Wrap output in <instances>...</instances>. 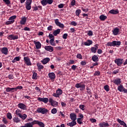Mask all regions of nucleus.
<instances>
[{
	"label": "nucleus",
	"mask_w": 127,
	"mask_h": 127,
	"mask_svg": "<svg viewBox=\"0 0 127 127\" xmlns=\"http://www.w3.org/2000/svg\"><path fill=\"white\" fill-rule=\"evenodd\" d=\"M55 22L56 25H57L58 26H59V27H61V28H63V27H64V24L60 23V22H59V19H55Z\"/></svg>",
	"instance_id": "4468645a"
},
{
	"label": "nucleus",
	"mask_w": 127,
	"mask_h": 127,
	"mask_svg": "<svg viewBox=\"0 0 127 127\" xmlns=\"http://www.w3.org/2000/svg\"><path fill=\"white\" fill-rule=\"evenodd\" d=\"M8 78L10 80H11V79H13V75H12V74L9 75L8 76Z\"/></svg>",
	"instance_id": "338daca9"
},
{
	"label": "nucleus",
	"mask_w": 127,
	"mask_h": 127,
	"mask_svg": "<svg viewBox=\"0 0 127 127\" xmlns=\"http://www.w3.org/2000/svg\"><path fill=\"white\" fill-rule=\"evenodd\" d=\"M81 9L83 10V11H84V12H88V11L89 10L88 8L86 9L84 7H81Z\"/></svg>",
	"instance_id": "052dcab7"
},
{
	"label": "nucleus",
	"mask_w": 127,
	"mask_h": 127,
	"mask_svg": "<svg viewBox=\"0 0 127 127\" xmlns=\"http://www.w3.org/2000/svg\"><path fill=\"white\" fill-rule=\"evenodd\" d=\"M49 43L52 46H56V43H55V42L54 41V38L51 39L49 41Z\"/></svg>",
	"instance_id": "7c9ffc66"
},
{
	"label": "nucleus",
	"mask_w": 127,
	"mask_h": 127,
	"mask_svg": "<svg viewBox=\"0 0 127 127\" xmlns=\"http://www.w3.org/2000/svg\"><path fill=\"white\" fill-rule=\"evenodd\" d=\"M87 35H88V36H92V35H93V32L91 30L88 31Z\"/></svg>",
	"instance_id": "5fc2aeb1"
},
{
	"label": "nucleus",
	"mask_w": 127,
	"mask_h": 127,
	"mask_svg": "<svg viewBox=\"0 0 127 127\" xmlns=\"http://www.w3.org/2000/svg\"><path fill=\"white\" fill-rule=\"evenodd\" d=\"M37 66L38 67V70L40 72V71H41L42 69H43V68H44V66H43V65L42 64H40V63L37 64Z\"/></svg>",
	"instance_id": "cd10ccee"
},
{
	"label": "nucleus",
	"mask_w": 127,
	"mask_h": 127,
	"mask_svg": "<svg viewBox=\"0 0 127 127\" xmlns=\"http://www.w3.org/2000/svg\"><path fill=\"white\" fill-rule=\"evenodd\" d=\"M70 24L73 26H76L77 25V22L75 21H71Z\"/></svg>",
	"instance_id": "6e6d98bb"
},
{
	"label": "nucleus",
	"mask_w": 127,
	"mask_h": 127,
	"mask_svg": "<svg viewBox=\"0 0 127 127\" xmlns=\"http://www.w3.org/2000/svg\"><path fill=\"white\" fill-rule=\"evenodd\" d=\"M90 121L91 123H96L97 122V120L95 119H90Z\"/></svg>",
	"instance_id": "774afa93"
},
{
	"label": "nucleus",
	"mask_w": 127,
	"mask_h": 127,
	"mask_svg": "<svg viewBox=\"0 0 127 127\" xmlns=\"http://www.w3.org/2000/svg\"><path fill=\"white\" fill-rule=\"evenodd\" d=\"M99 126L100 127H110V125L108 123L102 122L99 124Z\"/></svg>",
	"instance_id": "aec40b11"
},
{
	"label": "nucleus",
	"mask_w": 127,
	"mask_h": 127,
	"mask_svg": "<svg viewBox=\"0 0 127 127\" xmlns=\"http://www.w3.org/2000/svg\"><path fill=\"white\" fill-rule=\"evenodd\" d=\"M45 49L46 51H49V52H53L54 51V48L51 46H46Z\"/></svg>",
	"instance_id": "f8f14e48"
},
{
	"label": "nucleus",
	"mask_w": 127,
	"mask_h": 127,
	"mask_svg": "<svg viewBox=\"0 0 127 127\" xmlns=\"http://www.w3.org/2000/svg\"><path fill=\"white\" fill-rule=\"evenodd\" d=\"M98 47L97 45H95V47H92L91 48V51L92 53H96L97 52V49H98Z\"/></svg>",
	"instance_id": "c756f323"
},
{
	"label": "nucleus",
	"mask_w": 127,
	"mask_h": 127,
	"mask_svg": "<svg viewBox=\"0 0 127 127\" xmlns=\"http://www.w3.org/2000/svg\"><path fill=\"white\" fill-rule=\"evenodd\" d=\"M75 87L77 89L79 88L80 91H83V90L86 89V84L83 82H81L79 83L75 84Z\"/></svg>",
	"instance_id": "f257e3e1"
},
{
	"label": "nucleus",
	"mask_w": 127,
	"mask_h": 127,
	"mask_svg": "<svg viewBox=\"0 0 127 127\" xmlns=\"http://www.w3.org/2000/svg\"><path fill=\"white\" fill-rule=\"evenodd\" d=\"M35 125H38L40 127H45V125H44V123L39 122V121L35 120Z\"/></svg>",
	"instance_id": "6ab92c4d"
},
{
	"label": "nucleus",
	"mask_w": 127,
	"mask_h": 127,
	"mask_svg": "<svg viewBox=\"0 0 127 127\" xmlns=\"http://www.w3.org/2000/svg\"><path fill=\"white\" fill-rule=\"evenodd\" d=\"M13 121L14 123H19L20 122V120H19V118L16 117L13 119Z\"/></svg>",
	"instance_id": "58836bf2"
},
{
	"label": "nucleus",
	"mask_w": 127,
	"mask_h": 127,
	"mask_svg": "<svg viewBox=\"0 0 127 127\" xmlns=\"http://www.w3.org/2000/svg\"><path fill=\"white\" fill-rule=\"evenodd\" d=\"M42 5L45 6L47 4H52L53 3V0H42L41 1Z\"/></svg>",
	"instance_id": "20e7f679"
},
{
	"label": "nucleus",
	"mask_w": 127,
	"mask_h": 127,
	"mask_svg": "<svg viewBox=\"0 0 127 127\" xmlns=\"http://www.w3.org/2000/svg\"><path fill=\"white\" fill-rule=\"evenodd\" d=\"M85 105H81L79 106V108L82 110V111H84L85 110Z\"/></svg>",
	"instance_id": "603ef678"
},
{
	"label": "nucleus",
	"mask_w": 127,
	"mask_h": 127,
	"mask_svg": "<svg viewBox=\"0 0 127 127\" xmlns=\"http://www.w3.org/2000/svg\"><path fill=\"white\" fill-rule=\"evenodd\" d=\"M31 3H32V0H26L25 2V8L27 10H30L31 9Z\"/></svg>",
	"instance_id": "7ed1b4c3"
},
{
	"label": "nucleus",
	"mask_w": 127,
	"mask_h": 127,
	"mask_svg": "<svg viewBox=\"0 0 127 127\" xmlns=\"http://www.w3.org/2000/svg\"><path fill=\"white\" fill-rule=\"evenodd\" d=\"M51 113L54 115L56 114V113H57V109H56V108H53L51 111Z\"/></svg>",
	"instance_id": "09e8293b"
},
{
	"label": "nucleus",
	"mask_w": 127,
	"mask_h": 127,
	"mask_svg": "<svg viewBox=\"0 0 127 127\" xmlns=\"http://www.w3.org/2000/svg\"><path fill=\"white\" fill-rule=\"evenodd\" d=\"M99 18L100 20L104 21L105 20V19H107V16H105V15H101L100 16Z\"/></svg>",
	"instance_id": "c9c22d12"
},
{
	"label": "nucleus",
	"mask_w": 127,
	"mask_h": 127,
	"mask_svg": "<svg viewBox=\"0 0 127 127\" xmlns=\"http://www.w3.org/2000/svg\"><path fill=\"white\" fill-rule=\"evenodd\" d=\"M112 32L114 35H118L120 33V29L116 27L112 30Z\"/></svg>",
	"instance_id": "a211bd4d"
},
{
	"label": "nucleus",
	"mask_w": 127,
	"mask_h": 127,
	"mask_svg": "<svg viewBox=\"0 0 127 127\" xmlns=\"http://www.w3.org/2000/svg\"><path fill=\"white\" fill-rule=\"evenodd\" d=\"M121 41H113L112 42H108L107 44V46H120L121 45Z\"/></svg>",
	"instance_id": "f03ea898"
},
{
	"label": "nucleus",
	"mask_w": 127,
	"mask_h": 127,
	"mask_svg": "<svg viewBox=\"0 0 127 127\" xmlns=\"http://www.w3.org/2000/svg\"><path fill=\"white\" fill-rule=\"evenodd\" d=\"M77 125V123L76 121H72L71 122L67 123V126H68V127H73L74 126H76Z\"/></svg>",
	"instance_id": "5701e85b"
},
{
	"label": "nucleus",
	"mask_w": 127,
	"mask_h": 127,
	"mask_svg": "<svg viewBox=\"0 0 127 127\" xmlns=\"http://www.w3.org/2000/svg\"><path fill=\"white\" fill-rule=\"evenodd\" d=\"M109 13H111L112 14H118L119 11L118 10L112 9L109 11Z\"/></svg>",
	"instance_id": "473e14b6"
},
{
	"label": "nucleus",
	"mask_w": 127,
	"mask_h": 127,
	"mask_svg": "<svg viewBox=\"0 0 127 127\" xmlns=\"http://www.w3.org/2000/svg\"><path fill=\"white\" fill-rule=\"evenodd\" d=\"M77 58L78 59H82V55L78 54L76 56Z\"/></svg>",
	"instance_id": "680f3d73"
},
{
	"label": "nucleus",
	"mask_w": 127,
	"mask_h": 127,
	"mask_svg": "<svg viewBox=\"0 0 127 127\" xmlns=\"http://www.w3.org/2000/svg\"><path fill=\"white\" fill-rule=\"evenodd\" d=\"M12 90H14V88L7 87L6 88V92H11V91H12Z\"/></svg>",
	"instance_id": "49530a36"
},
{
	"label": "nucleus",
	"mask_w": 127,
	"mask_h": 127,
	"mask_svg": "<svg viewBox=\"0 0 127 127\" xmlns=\"http://www.w3.org/2000/svg\"><path fill=\"white\" fill-rule=\"evenodd\" d=\"M83 120L81 119L80 118H78L77 119V123L79 124V125H82V124H83Z\"/></svg>",
	"instance_id": "de8ad7c7"
},
{
	"label": "nucleus",
	"mask_w": 127,
	"mask_h": 127,
	"mask_svg": "<svg viewBox=\"0 0 127 127\" xmlns=\"http://www.w3.org/2000/svg\"><path fill=\"white\" fill-rule=\"evenodd\" d=\"M22 89V86H17L16 88H14L15 91H17V90H21Z\"/></svg>",
	"instance_id": "8fccbe9b"
},
{
	"label": "nucleus",
	"mask_w": 127,
	"mask_h": 127,
	"mask_svg": "<svg viewBox=\"0 0 127 127\" xmlns=\"http://www.w3.org/2000/svg\"><path fill=\"white\" fill-rule=\"evenodd\" d=\"M113 82L114 84H115L116 85H117V86H119V85H120L121 83H122V81H121V79L120 78H117L116 79H115Z\"/></svg>",
	"instance_id": "a878e982"
},
{
	"label": "nucleus",
	"mask_w": 127,
	"mask_h": 127,
	"mask_svg": "<svg viewBox=\"0 0 127 127\" xmlns=\"http://www.w3.org/2000/svg\"><path fill=\"white\" fill-rule=\"evenodd\" d=\"M41 112V114H42V115H44V114H46V113L48 112V110L45 108H42V110Z\"/></svg>",
	"instance_id": "4c0bfd02"
},
{
	"label": "nucleus",
	"mask_w": 127,
	"mask_h": 127,
	"mask_svg": "<svg viewBox=\"0 0 127 127\" xmlns=\"http://www.w3.org/2000/svg\"><path fill=\"white\" fill-rule=\"evenodd\" d=\"M104 89L106 91V92H109L110 91V87L108 85H106L104 86Z\"/></svg>",
	"instance_id": "ea45409f"
},
{
	"label": "nucleus",
	"mask_w": 127,
	"mask_h": 127,
	"mask_svg": "<svg viewBox=\"0 0 127 127\" xmlns=\"http://www.w3.org/2000/svg\"><path fill=\"white\" fill-rule=\"evenodd\" d=\"M76 3V1L75 0H72L71 1V5L74 6L75 4Z\"/></svg>",
	"instance_id": "0e129e2a"
},
{
	"label": "nucleus",
	"mask_w": 127,
	"mask_h": 127,
	"mask_svg": "<svg viewBox=\"0 0 127 127\" xmlns=\"http://www.w3.org/2000/svg\"><path fill=\"white\" fill-rule=\"evenodd\" d=\"M19 118L24 121L25 120H26V119H27V115L25 114H21Z\"/></svg>",
	"instance_id": "c85d7f7f"
},
{
	"label": "nucleus",
	"mask_w": 127,
	"mask_h": 127,
	"mask_svg": "<svg viewBox=\"0 0 127 127\" xmlns=\"http://www.w3.org/2000/svg\"><path fill=\"white\" fill-rule=\"evenodd\" d=\"M67 36H68V34L65 33L64 34V35L63 36V38L64 39H67Z\"/></svg>",
	"instance_id": "bf43d9fd"
},
{
	"label": "nucleus",
	"mask_w": 127,
	"mask_h": 127,
	"mask_svg": "<svg viewBox=\"0 0 127 127\" xmlns=\"http://www.w3.org/2000/svg\"><path fill=\"white\" fill-rule=\"evenodd\" d=\"M70 118L71 121L76 122V120H77V115H76V114L72 113L70 114Z\"/></svg>",
	"instance_id": "2eb2a0df"
},
{
	"label": "nucleus",
	"mask_w": 127,
	"mask_h": 127,
	"mask_svg": "<svg viewBox=\"0 0 127 127\" xmlns=\"http://www.w3.org/2000/svg\"><path fill=\"white\" fill-rule=\"evenodd\" d=\"M7 118L9 120H11L12 119V116H11V113H8L7 114Z\"/></svg>",
	"instance_id": "79ce46f5"
},
{
	"label": "nucleus",
	"mask_w": 127,
	"mask_h": 127,
	"mask_svg": "<svg viewBox=\"0 0 127 127\" xmlns=\"http://www.w3.org/2000/svg\"><path fill=\"white\" fill-rule=\"evenodd\" d=\"M42 109V108H38L37 109V113H41V110Z\"/></svg>",
	"instance_id": "e2e57ef3"
},
{
	"label": "nucleus",
	"mask_w": 127,
	"mask_h": 127,
	"mask_svg": "<svg viewBox=\"0 0 127 127\" xmlns=\"http://www.w3.org/2000/svg\"><path fill=\"white\" fill-rule=\"evenodd\" d=\"M17 107L19 109H21V110H23V111H26V110H27L26 105L23 103H19Z\"/></svg>",
	"instance_id": "1a4fd4ad"
},
{
	"label": "nucleus",
	"mask_w": 127,
	"mask_h": 127,
	"mask_svg": "<svg viewBox=\"0 0 127 127\" xmlns=\"http://www.w3.org/2000/svg\"><path fill=\"white\" fill-rule=\"evenodd\" d=\"M118 91H119V92H124V93H127V89L125 88L123 85H120V86H119L118 87Z\"/></svg>",
	"instance_id": "9b49d317"
},
{
	"label": "nucleus",
	"mask_w": 127,
	"mask_h": 127,
	"mask_svg": "<svg viewBox=\"0 0 127 127\" xmlns=\"http://www.w3.org/2000/svg\"><path fill=\"white\" fill-rule=\"evenodd\" d=\"M2 122H3V124L6 125V124H8V121H7V119L5 118H3L2 120Z\"/></svg>",
	"instance_id": "a19ab883"
},
{
	"label": "nucleus",
	"mask_w": 127,
	"mask_h": 127,
	"mask_svg": "<svg viewBox=\"0 0 127 127\" xmlns=\"http://www.w3.org/2000/svg\"><path fill=\"white\" fill-rule=\"evenodd\" d=\"M94 75V76H100V71H96Z\"/></svg>",
	"instance_id": "13d9d810"
},
{
	"label": "nucleus",
	"mask_w": 127,
	"mask_h": 127,
	"mask_svg": "<svg viewBox=\"0 0 127 127\" xmlns=\"http://www.w3.org/2000/svg\"><path fill=\"white\" fill-rule=\"evenodd\" d=\"M91 44H93V41L92 40H88L84 42V45H85V46H90Z\"/></svg>",
	"instance_id": "bb28decb"
},
{
	"label": "nucleus",
	"mask_w": 127,
	"mask_h": 127,
	"mask_svg": "<svg viewBox=\"0 0 127 127\" xmlns=\"http://www.w3.org/2000/svg\"><path fill=\"white\" fill-rule=\"evenodd\" d=\"M49 37L50 38V40L53 39V38H54V36H53V35L52 34H50L49 35Z\"/></svg>",
	"instance_id": "69168bd1"
},
{
	"label": "nucleus",
	"mask_w": 127,
	"mask_h": 127,
	"mask_svg": "<svg viewBox=\"0 0 127 127\" xmlns=\"http://www.w3.org/2000/svg\"><path fill=\"white\" fill-rule=\"evenodd\" d=\"M114 62L118 66H121L124 62L123 59H116L115 60Z\"/></svg>",
	"instance_id": "423d86ee"
},
{
	"label": "nucleus",
	"mask_w": 127,
	"mask_h": 127,
	"mask_svg": "<svg viewBox=\"0 0 127 127\" xmlns=\"http://www.w3.org/2000/svg\"><path fill=\"white\" fill-rule=\"evenodd\" d=\"M27 19V18H26V17H22L20 21V24H21V25H24V24L26 23Z\"/></svg>",
	"instance_id": "f3484780"
},
{
	"label": "nucleus",
	"mask_w": 127,
	"mask_h": 127,
	"mask_svg": "<svg viewBox=\"0 0 127 127\" xmlns=\"http://www.w3.org/2000/svg\"><path fill=\"white\" fill-rule=\"evenodd\" d=\"M60 33V29H58L57 30H55L53 32V34L55 36H56L58 34H59Z\"/></svg>",
	"instance_id": "e433bc0d"
},
{
	"label": "nucleus",
	"mask_w": 127,
	"mask_h": 127,
	"mask_svg": "<svg viewBox=\"0 0 127 127\" xmlns=\"http://www.w3.org/2000/svg\"><path fill=\"white\" fill-rule=\"evenodd\" d=\"M48 76L49 78L51 79V80H54L56 77L54 72H50L48 74Z\"/></svg>",
	"instance_id": "412c9836"
},
{
	"label": "nucleus",
	"mask_w": 127,
	"mask_h": 127,
	"mask_svg": "<svg viewBox=\"0 0 127 127\" xmlns=\"http://www.w3.org/2000/svg\"><path fill=\"white\" fill-rule=\"evenodd\" d=\"M80 13H81V10L80 9H77L75 11V14L77 16H79L80 15Z\"/></svg>",
	"instance_id": "c03bdc74"
},
{
	"label": "nucleus",
	"mask_w": 127,
	"mask_h": 127,
	"mask_svg": "<svg viewBox=\"0 0 127 127\" xmlns=\"http://www.w3.org/2000/svg\"><path fill=\"white\" fill-rule=\"evenodd\" d=\"M3 1L5 2V4L7 5H9V4H10V0H3Z\"/></svg>",
	"instance_id": "37998d69"
},
{
	"label": "nucleus",
	"mask_w": 127,
	"mask_h": 127,
	"mask_svg": "<svg viewBox=\"0 0 127 127\" xmlns=\"http://www.w3.org/2000/svg\"><path fill=\"white\" fill-rule=\"evenodd\" d=\"M64 3H61L58 5L59 8H63L64 7Z\"/></svg>",
	"instance_id": "3c124183"
},
{
	"label": "nucleus",
	"mask_w": 127,
	"mask_h": 127,
	"mask_svg": "<svg viewBox=\"0 0 127 127\" xmlns=\"http://www.w3.org/2000/svg\"><path fill=\"white\" fill-rule=\"evenodd\" d=\"M92 60H93L94 62H97V61H99V57H98V56L95 55L92 57Z\"/></svg>",
	"instance_id": "2f4dec72"
},
{
	"label": "nucleus",
	"mask_w": 127,
	"mask_h": 127,
	"mask_svg": "<svg viewBox=\"0 0 127 127\" xmlns=\"http://www.w3.org/2000/svg\"><path fill=\"white\" fill-rule=\"evenodd\" d=\"M16 18V15H13L9 17V20L12 21V22L13 23L14 22V19Z\"/></svg>",
	"instance_id": "f704fd0d"
},
{
	"label": "nucleus",
	"mask_w": 127,
	"mask_h": 127,
	"mask_svg": "<svg viewBox=\"0 0 127 127\" xmlns=\"http://www.w3.org/2000/svg\"><path fill=\"white\" fill-rule=\"evenodd\" d=\"M32 78L36 80L37 79V73L36 72H34L32 76Z\"/></svg>",
	"instance_id": "a18cd8bd"
},
{
	"label": "nucleus",
	"mask_w": 127,
	"mask_h": 127,
	"mask_svg": "<svg viewBox=\"0 0 127 127\" xmlns=\"http://www.w3.org/2000/svg\"><path fill=\"white\" fill-rule=\"evenodd\" d=\"M12 23H13L12 22V21H10V20H9L8 21H7L5 23V24L7 25H8L9 24H12Z\"/></svg>",
	"instance_id": "864d4df0"
},
{
	"label": "nucleus",
	"mask_w": 127,
	"mask_h": 127,
	"mask_svg": "<svg viewBox=\"0 0 127 127\" xmlns=\"http://www.w3.org/2000/svg\"><path fill=\"white\" fill-rule=\"evenodd\" d=\"M50 61V59H49V58H46L45 59H44V60L42 61L41 62L44 65H45V64H47V63H48V62Z\"/></svg>",
	"instance_id": "393cba45"
},
{
	"label": "nucleus",
	"mask_w": 127,
	"mask_h": 127,
	"mask_svg": "<svg viewBox=\"0 0 127 127\" xmlns=\"http://www.w3.org/2000/svg\"><path fill=\"white\" fill-rule=\"evenodd\" d=\"M49 102L52 107H57L58 106V102L54 100L52 98L49 99Z\"/></svg>",
	"instance_id": "6e6552de"
},
{
	"label": "nucleus",
	"mask_w": 127,
	"mask_h": 127,
	"mask_svg": "<svg viewBox=\"0 0 127 127\" xmlns=\"http://www.w3.org/2000/svg\"><path fill=\"white\" fill-rule=\"evenodd\" d=\"M15 114H16V116L20 117V116L21 115V111H20V110L17 109L15 111Z\"/></svg>",
	"instance_id": "72a5a7b5"
},
{
	"label": "nucleus",
	"mask_w": 127,
	"mask_h": 127,
	"mask_svg": "<svg viewBox=\"0 0 127 127\" xmlns=\"http://www.w3.org/2000/svg\"><path fill=\"white\" fill-rule=\"evenodd\" d=\"M38 101H39L40 102H43V103H45V104H47L49 101V99H48L47 98L39 97L38 98Z\"/></svg>",
	"instance_id": "ddd939ff"
},
{
	"label": "nucleus",
	"mask_w": 127,
	"mask_h": 127,
	"mask_svg": "<svg viewBox=\"0 0 127 127\" xmlns=\"http://www.w3.org/2000/svg\"><path fill=\"white\" fill-rule=\"evenodd\" d=\"M9 40H16L18 39V35L11 34L8 36Z\"/></svg>",
	"instance_id": "0eeeda50"
},
{
	"label": "nucleus",
	"mask_w": 127,
	"mask_h": 127,
	"mask_svg": "<svg viewBox=\"0 0 127 127\" xmlns=\"http://www.w3.org/2000/svg\"><path fill=\"white\" fill-rule=\"evenodd\" d=\"M117 122H118V123L120 124L121 126H123V127H127V124H126L125 122L121 120V119H117Z\"/></svg>",
	"instance_id": "b1692460"
},
{
	"label": "nucleus",
	"mask_w": 127,
	"mask_h": 127,
	"mask_svg": "<svg viewBox=\"0 0 127 127\" xmlns=\"http://www.w3.org/2000/svg\"><path fill=\"white\" fill-rule=\"evenodd\" d=\"M34 43L36 46V49H40L41 48V43L40 42L34 41Z\"/></svg>",
	"instance_id": "dca6fc26"
},
{
	"label": "nucleus",
	"mask_w": 127,
	"mask_h": 127,
	"mask_svg": "<svg viewBox=\"0 0 127 127\" xmlns=\"http://www.w3.org/2000/svg\"><path fill=\"white\" fill-rule=\"evenodd\" d=\"M62 93H63V91H62V90L60 89H58L56 91V93H53V96L54 97H55L56 98H59V96L62 95Z\"/></svg>",
	"instance_id": "39448f33"
},
{
	"label": "nucleus",
	"mask_w": 127,
	"mask_h": 127,
	"mask_svg": "<svg viewBox=\"0 0 127 127\" xmlns=\"http://www.w3.org/2000/svg\"><path fill=\"white\" fill-rule=\"evenodd\" d=\"M24 61L27 66H31L32 64L30 62V59L28 57H24Z\"/></svg>",
	"instance_id": "9d476101"
},
{
	"label": "nucleus",
	"mask_w": 127,
	"mask_h": 127,
	"mask_svg": "<svg viewBox=\"0 0 127 127\" xmlns=\"http://www.w3.org/2000/svg\"><path fill=\"white\" fill-rule=\"evenodd\" d=\"M1 52L5 55H7V52H8V50L7 49V48L4 47L2 48Z\"/></svg>",
	"instance_id": "4be33fe9"
},
{
	"label": "nucleus",
	"mask_w": 127,
	"mask_h": 127,
	"mask_svg": "<svg viewBox=\"0 0 127 127\" xmlns=\"http://www.w3.org/2000/svg\"><path fill=\"white\" fill-rule=\"evenodd\" d=\"M33 122V119L32 118H29V119H26V122Z\"/></svg>",
	"instance_id": "4d7b16f0"
}]
</instances>
